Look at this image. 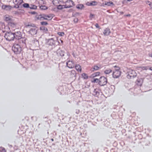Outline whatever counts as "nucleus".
<instances>
[{
	"mask_svg": "<svg viewBox=\"0 0 152 152\" xmlns=\"http://www.w3.org/2000/svg\"><path fill=\"white\" fill-rule=\"evenodd\" d=\"M21 45H19L18 43H16L14 44L12 48V50L15 54H18L20 53L22 50Z\"/></svg>",
	"mask_w": 152,
	"mask_h": 152,
	"instance_id": "nucleus-1",
	"label": "nucleus"
},
{
	"mask_svg": "<svg viewBox=\"0 0 152 152\" xmlns=\"http://www.w3.org/2000/svg\"><path fill=\"white\" fill-rule=\"evenodd\" d=\"M4 37L7 40L9 41L15 40L13 32L10 31L6 32L4 35Z\"/></svg>",
	"mask_w": 152,
	"mask_h": 152,
	"instance_id": "nucleus-2",
	"label": "nucleus"
},
{
	"mask_svg": "<svg viewBox=\"0 0 152 152\" xmlns=\"http://www.w3.org/2000/svg\"><path fill=\"white\" fill-rule=\"evenodd\" d=\"M56 52V53L61 58L62 60L64 61L66 60V56L65 55L66 52L64 50H61L60 48H59Z\"/></svg>",
	"mask_w": 152,
	"mask_h": 152,
	"instance_id": "nucleus-3",
	"label": "nucleus"
},
{
	"mask_svg": "<svg viewBox=\"0 0 152 152\" xmlns=\"http://www.w3.org/2000/svg\"><path fill=\"white\" fill-rule=\"evenodd\" d=\"M26 40V39L25 37H22L21 38H19V39L16 40L15 42L17 43H18L19 44V45H22L23 46H25Z\"/></svg>",
	"mask_w": 152,
	"mask_h": 152,
	"instance_id": "nucleus-4",
	"label": "nucleus"
},
{
	"mask_svg": "<svg viewBox=\"0 0 152 152\" xmlns=\"http://www.w3.org/2000/svg\"><path fill=\"white\" fill-rule=\"evenodd\" d=\"M37 28H31L28 31L27 33L31 36H34L37 34L38 29Z\"/></svg>",
	"mask_w": 152,
	"mask_h": 152,
	"instance_id": "nucleus-5",
	"label": "nucleus"
},
{
	"mask_svg": "<svg viewBox=\"0 0 152 152\" xmlns=\"http://www.w3.org/2000/svg\"><path fill=\"white\" fill-rule=\"evenodd\" d=\"M46 41L47 42V45L51 46L53 45L55 46V45L56 42L54 40L53 38H51L48 39H46Z\"/></svg>",
	"mask_w": 152,
	"mask_h": 152,
	"instance_id": "nucleus-6",
	"label": "nucleus"
},
{
	"mask_svg": "<svg viewBox=\"0 0 152 152\" xmlns=\"http://www.w3.org/2000/svg\"><path fill=\"white\" fill-rule=\"evenodd\" d=\"M13 34H14V39L15 40L19 39V38H21V37H22L21 33L20 31L13 32Z\"/></svg>",
	"mask_w": 152,
	"mask_h": 152,
	"instance_id": "nucleus-7",
	"label": "nucleus"
},
{
	"mask_svg": "<svg viewBox=\"0 0 152 152\" xmlns=\"http://www.w3.org/2000/svg\"><path fill=\"white\" fill-rule=\"evenodd\" d=\"M12 16H10L8 15H6L4 16V20L6 22H8L14 21V20L12 19Z\"/></svg>",
	"mask_w": 152,
	"mask_h": 152,
	"instance_id": "nucleus-8",
	"label": "nucleus"
},
{
	"mask_svg": "<svg viewBox=\"0 0 152 152\" xmlns=\"http://www.w3.org/2000/svg\"><path fill=\"white\" fill-rule=\"evenodd\" d=\"M66 66L69 68H73L75 66V64L72 61H69L66 63Z\"/></svg>",
	"mask_w": 152,
	"mask_h": 152,
	"instance_id": "nucleus-9",
	"label": "nucleus"
},
{
	"mask_svg": "<svg viewBox=\"0 0 152 152\" xmlns=\"http://www.w3.org/2000/svg\"><path fill=\"white\" fill-rule=\"evenodd\" d=\"M53 58L54 60L58 61H60L61 60V58L59 56V55H58V53H56V52L55 54L53 55Z\"/></svg>",
	"mask_w": 152,
	"mask_h": 152,
	"instance_id": "nucleus-10",
	"label": "nucleus"
},
{
	"mask_svg": "<svg viewBox=\"0 0 152 152\" xmlns=\"http://www.w3.org/2000/svg\"><path fill=\"white\" fill-rule=\"evenodd\" d=\"M12 8V7L10 5H3L2 6V8L4 10H10Z\"/></svg>",
	"mask_w": 152,
	"mask_h": 152,
	"instance_id": "nucleus-11",
	"label": "nucleus"
},
{
	"mask_svg": "<svg viewBox=\"0 0 152 152\" xmlns=\"http://www.w3.org/2000/svg\"><path fill=\"white\" fill-rule=\"evenodd\" d=\"M121 73L120 71H113L112 75V76H120Z\"/></svg>",
	"mask_w": 152,
	"mask_h": 152,
	"instance_id": "nucleus-12",
	"label": "nucleus"
},
{
	"mask_svg": "<svg viewBox=\"0 0 152 152\" xmlns=\"http://www.w3.org/2000/svg\"><path fill=\"white\" fill-rule=\"evenodd\" d=\"M39 29L41 31H42L43 32L45 33H47L48 31V28L44 26H40Z\"/></svg>",
	"mask_w": 152,
	"mask_h": 152,
	"instance_id": "nucleus-13",
	"label": "nucleus"
},
{
	"mask_svg": "<svg viewBox=\"0 0 152 152\" xmlns=\"http://www.w3.org/2000/svg\"><path fill=\"white\" fill-rule=\"evenodd\" d=\"M143 81V80L142 79H138L137 80L136 83L137 85L141 86L142 85Z\"/></svg>",
	"mask_w": 152,
	"mask_h": 152,
	"instance_id": "nucleus-14",
	"label": "nucleus"
},
{
	"mask_svg": "<svg viewBox=\"0 0 152 152\" xmlns=\"http://www.w3.org/2000/svg\"><path fill=\"white\" fill-rule=\"evenodd\" d=\"M23 0H22V2L18 1V3L15 4V5L13 7V8H18L19 7V5H20L21 3L23 2Z\"/></svg>",
	"mask_w": 152,
	"mask_h": 152,
	"instance_id": "nucleus-15",
	"label": "nucleus"
},
{
	"mask_svg": "<svg viewBox=\"0 0 152 152\" xmlns=\"http://www.w3.org/2000/svg\"><path fill=\"white\" fill-rule=\"evenodd\" d=\"M105 5L113 7L114 6V4L112 2L109 1L106 2L105 1Z\"/></svg>",
	"mask_w": 152,
	"mask_h": 152,
	"instance_id": "nucleus-16",
	"label": "nucleus"
},
{
	"mask_svg": "<svg viewBox=\"0 0 152 152\" xmlns=\"http://www.w3.org/2000/svg\"><path fill=\"white\" fill-rule=\"evenodd\" d=\"M76 8L79 10H82L83 8L84 7V6L82 4H77L76 7Z\"/></svg>",
	"mask_w": 152,
	"mask_h": 152,
	"instance_id": "nucleus-17",
	"label": "nucleus"
},
{
	"mask_svg": "<svg viewBox=\"0 0 152 152\" xmlns=\"http://www.w3.org/2000/svg\"><path fill=\"white\" fill-rule=\"evenodd\" d=\"M42 16V14H40V15H37L36 16V18L37 20H42V18H43Z\"/></svg>",
	"mask_w": 152,
	"mask_h": 152,
	"instance_id": "nucleus-18",
	"label": "nucleus"
},
{
	"mask_svg": "<svg viewBox=\"0 0 152 152\" xmlns=\"http://www.w3.org/2000/svg\"><path fill=\"white\" fill-rule=\"evenodd\" d=\"M75 68L77 71L81 72V66L80 65L76 64L75 66Z\"/></svg>",
	"mask_w": 152,
	"mask_h": 152,
	"instance_id": "nucleus-19",
	"label": "nucleus"
},
{
	"mask_svg": "<svg viewBox=\"0 0 152 152\" xmlns=\"http://www.w3.org/2000/svg\"><path fill=\"white\" fill-rule=\"evenodd\" d=\"M53 15L52 14H50L48 15H46V16H45V17H46L47 18H48V20H51L53 18Z\"/></svg>",
	"mask_w": 152,
	"mask_h": 152,
	"instance_id": "nucleus-20",
	"label": "nucleus"
},
{
	"mask_svg": "<svg viewBox=\"0 0 152 152\" xmlns=\"http://www.w3.org/2000/svg\"><path fill=\"white\" fill-rule=\"evenodd\" d=\"M113 71L110 69H107L105 70V74H108L112 73V74Z\"/></svg>",
	"mask_w": 152,
	"mask_h": 152,
	"instance_id": "nucleus-21",
	"label": "nucleus"
},
{
	"mask_svg": "<svg viewBox=\"0 0 152 152\" xmlns=\"http://www.w3.org/2000/svg\"><path fill=\"white\" fill-rule=\"evenodd\" d=\"M14 21H12L10 22H8L9 25L11 27H14L16 25V24L13 22Z\"/></svg>",
	"mask_w": 152,
	"mask_h": 152,
	"instance_id": "nucleus-22",
	"label": "nucleus"
},
{
	"mask_svg": "<svg viewBox=\"0 0 152 152\" xmlns=\"http://www.w3.org/2000/svg\"><path fill=\"white\" fill-rule=\"evenodd\" d=\"M110 33V29L107 28L105 29V35H108Z\"/></svg>",
	"mask_w": 152,
	"mask_h": 152,
	"instance_id": "nucleus-23",
	"label": "nucleus"
},
{
	"mask_svg": "<svg viewBox=\"0 0 152 152\" xmlns=\"http://www.w3.org/2000/svg\"><path fill=\"white\" fill-rule=\"evenodd\" d=\"M94 94L95 96H97L99 95V92L97 89H95L94 91Z\"/></svg>",
	"mask_w": 152,
	"mask_h": 152,
	"instance_id": "nucleus-24",
	"label": "nucleus"
},
{
	"mask_svg": "<svg viewBox=\"0 0 152 152\" xmlns=\"http://www.w3.org/2000/svg\"><path fill=\"white\" fill-rule=\"evenodd\" d=\"M22 5H23V7H24V8H30V6L29 5V4L28 3H24V4H23Z\"/></svg>",
	"mask_w": 152,
	"mask_h": 152,
	"instance_id": "nucleus-25",
	"label": "nucleus"
},
{
	"mask_svg": "<svg viewBox=\"0 0 152 152\" xmlns=\"http://www.w3.org/2000/svg\"><path fill=\"white\" fill-rule=\"evenodd\" d=\"M39 8L42 10H45L48 9V7L45 5H41L39 7Z\"/></svg>",
	"mask_w": 152,
	"mask_h": 152,
	"instance_id": "nucleus-26",
	"label": "nucleus"
},
{
	"mask_svg": "<svg viewBox=\"0 0 152 152\" xmlns=\"http://www.w3.org/2000/svg\"><path fill=\"white\" fill-rule=\"evenodd\" d=\"M99 68V67L97 66H94L91 69V70L94 71V70H97Z\"/></svg>",
	"mask_w": 152,
	"mask_h": 152,
	"instance_id": "nucleus-27",
	"label": "nucleus"
},
{
	"mask_svg": "<svg viewBox=\"0 0 152 152\" xmlns=\"http://www.w3.org/2000/svg\"><path fill=\"white\" fill-rule=\"evenodd\" d=\"M37 6L35 5L31 4L30 8L31 9L36 10L37 9Z\"/></svg>",
	"mask_w": 152,
	"mask_h": 152,
	"instance_id": "nucleus-28",
	"label": "nucleus"
},
{
	"mask_svg": "<svg viewBox=\"0 0 152 152\" xmlns=\"http://www.w3.org/2000/svg\"><path fill=\"white\" fill-rule=\"evenodd\" d=\"M100 74L99 72H98L93 73L91 76H99Z\"/></svg>",
	"mask_w": 152,
	"mask_h": 152,
	"instance_id": "nucleus-29",
	"label": "nucleus"
},
{
	"mask_svg": "<svg viewBox=\"0 0 152 152\" xmlns=\"http://www.w3.org/2000/svg\"><path fill=\"white\" fill-rule=\"evenodd\" d=\"M95 15L94 14H93L91 13L90 14V16H89V18L91 20H92L93 18H95Z\"/></svg>",
	"mask_w": 152,
	"mask_h": 152,
	"instance_id": "nucleus-30",
	"label": "nucleus"
},
{
	"mask_svg": "<svg viewBox=\"0 0 152 152\" xmlns=\"http://www.w3.org/2000/svg\"><path fill=\"white\" fill-rule=\"evenodd\" d=\"M40 24L42 26H46L48 24V23L46 21H42L40 22Z\"/></svg>",
	"mask_w": 152,
	"mask_h": 152,
	"instance_id": "nucleus-31",
	"label": "nucleus"
},
{
	"mask_svg": "<svg viewBox=\"0 0 152 152\" xmlns=\"http://www.w3.org/2000/svg\"><path fill=\"white\" fill-rule=\"evenodd\" d=\"M71 75H73L72 76H76V71L74 70H72L71 72Z\"/></svg>",
	"mask_w": 152,
	"mask_h": 152,
	"instance_id": "nucleus-32",
	"label": "nucleus"
},
{
	"mask_svg": "<svg viewBox=\"0 0 152 152\" xmlns=\"http://www.w3.org/2000/svg\"><path fill=\"white\" fill-rule=\"evenodd\" d=\"M140 68L143 70H147L148 69V66H142Z\"/></svg>",
	"mask_w": 152,
	"mask_h": 152,
	"instance_id": "nucleus-33",
	"label": "nucleus"
},
{
	"mask_svg": "<svg viewBox=\"0 0 152 152\" xmlns=\"http://www.w3.org/2000/svg\"><path fill=\"white\" fill-rule=\"evenodd\" d=\"M58 34L61 37L64 36V33L63 32H58Z\"/></svg>",
	"mask_w": 152,
	"mask_h": 152,
	"instance_id": "nucleus-34",
	"label": "nucleus"
},
{
	"mask_svg": "<svg viewBox=\"0 0 152 152\" xmlns=\"http://www.w3.org/2000/svg\"><path fill=\"white\" fill-rule=\"evenodd\" d=\"M63 8V7L62 6V5L60 4L57 6V9L58 10H61Z\"/></svg>",
	"mask_w": 152,
	"mask_h": 152,
	"instance_id": "nucleus-35",
	"label": "nucleus"
},
{
	"mask_svg": "<svg viewBox=\"0 0 152 152\" xmlns=\"http://www.w3.org/2000/svg\"><path fill=\"white\" fill-rule=\"evenodd\" d=\"M96 2L95 1H92L91 2L89 3V4L88 5L90 6H94L96 4Z\"/></svg>",
	"mask_w": 152,
	"mask_h": 152,
	"instance_id": "nucleus-36",
	"label": "nucleus"
},
{
	"mask_svg": "<svg viewBox=\"0 0 152 152\" xmlns=\"http://www.w3.org/2000/svg\"><path fill=\"white\" fill-rule=\"evenodd\" d=\"M114 67L115 68V70L114 71H120V68L119 67L115 66H114Z\"/></svg>",
	"mask_w": 152,
	"mask_h": 152,
	"instance_id": "nucleus-37",
	"label": "nucleus"
},
{
	"mask_svg": "<svg viewBox=\"0 0 152 152\" xmlns=\"http://www.w3.org/2000/svg\"><path fill=\"white\" fill-rule=\"evenodd\" d=\"M0 152H7L5 149L2 147L0 148Z\"/></svg>",
	"mask_w": 152,
	"mask_h": 152,
	"instance_id": "nucleus-38",
	"label": "nucleus"
},
{
	"mask_svg": "<svg viewBox=\"0 0 152 152\" xmlns=\"http://www.w3.org/2000/svg\"><path fill=\"white\" fill-rule=\"evenodd\" d=\"M30 26L32 27V28H37L36 25L33 23H30Z\"/></svg>",
	"mask_w": 152,
	"mask_h": 152,
	"instance_id": "nucleus-39",
	"label": "nucleus"
},
{
	"mask_svg": "<svg viewBox=\"0 0 152 152\" xmlns=\"http://www.w3.org/2000/svg\"><path fill=\"white\" fill-rule=\"evenodd\" d=\"M66 2H71L72 4V5L73 6H75V4L74 2L72 0H67L66 1Z\"/></svg>",
	"mask_w": 152,
	"mask_h": 152,
	"instance_id": "nucleus-40",
	"label": "nucleus"
},
{
	"mask_svg": "<svg viewBox=\"0 0 152 152\" xmlns=\"http://www.w3.org/2000/svg\"><path fill=\"white\" fill-rule=\"evenodd\" d=\"M99 80L98 79H94L93 80H91V82L92 83H97L99 82Z\"/></svg>",
	"mask_w": 152,
	"mask_h": 152,
	"instance_id": "nucleus-41",
	"label": "nucleus"
},
{
	"mask_svg": "<svg viewBox=\"0 0 152 152\" xmlns=\"http://www.w3.org/2000/svg\"><path fill=\"white\" fill-rule=\"evenodd\" d=\"M45 16H46V15L45 14H42V16L43 18L42 19L43 20H48V19L46 17H45Z\"/></svg>",
	"mask_w": 152,
	"mask_h": 152,
	"instance_id": "nucleus-42",
	"label": "nucleus"
},
{
	"mask_svg": "<svg viewBox=\"0 0 152 152\" xmlns=\"http://www.w3.org/2000/svg\"><path fill=\"white\" fill-rule=\"evenodd\" d=\"M79 14H80L79 13L77 12H76L74 14H73L72 16L75 17V16H77V15H79Z\"/></svg>",
	"mask_w": 152,
	"mask_h": 152,
	"instance_id": "nucleus-43",
	"label": "nucleus"
},
{
	"mask_svg": "<svg viewBox=\"0 0 152 152\" xmlns=\"http://www.w3.org/2000/svg\"><path fill=\"white\" fill-rule=\"evenodd\" d=\"M147 4H148L150 6H152V3L149 1H147Z\"/></svg>",
	"mask_w": 152,
	"mask_h": 152,
	"instance_id": "nucleus-44",
	"label": "nucleus"
},
{
	"mask_svg": "<svg viewBox=\"0 0 152 152\" xmlns=\"http://www.w3.org/2000/svg\"><path fill=\"white\" fill-rule=\"evenodd\" d=\"M73 21L75 23H77L78 21V19L77 18H75L74 19Z\"/></svg>",
	"mask_w": 152,
	"mask_h": 152,
	"instance_id": "nucleus-45",
	"label": "nucleus"
},
{
	"mask_svg": "<svg viewBox=\"0 0 152 152\" xmlns=\"http://www.w3.org/2000/svg\"><path fill=\"white\" fill-rule=\"evenodd\" d=\"M29 13L31 14L32 15H34L37 13L35 11H33L31 12H29Z\"/></svg>",
	"mask_w": 152,
	"mask_h": 152,
	"instance_id": "nucleus-46",
	"label": "nucleus"
},
{
	"mask_svg": "<svg viewBox=\"0 0 152 152\" xmlns=\"http://www.w3.org/2000/svg\"><path fill=\"white\" fill-rule=\"evenodd\" d=\"M13 12L15 15H19V12L18 11H14Z\"/></svg>",
	"mask_w": 152,
	"mask_h": 152,
	"instance_id": "nucleus-47",
	"label": "nucleus"
},
{
	"mask_svg": "<svg viewBox=\"0 0 152 152\" xmlns=\"http://www.w3.org/2000/svg\"><path fill=\"white\" fill-rule=\"evenodd\" d=\"M25 27L27 28L28 27L30 26V23H28V24H25Z\"/></svg>",
	"mask_w": 152,
	"mask_h": 152,
	"instance_id": "nucleus-48",
	"label": "nucleus"
},
{
	"mask_svg": "<svg viewBox=\"0 0 152 152\" xmlns=\"http://www.w3.org/2000/svg\"><path fill=\"white\" fill-rule=\"evenodd\" d=\"M66 54H67V56L68 57H69V56H70V54L68 52H67ZM66 58H67V57H66ZM68 58H67L68 59Z\"/></svg>",
	"mask_w": 152,
	"mask_h": 152,
	"instance_id": "nucleus-49",
	"label": "nucleus"
},
{
	"mask_svg": "<svg viewBox=\"0 0 152 152\" xmlns=\"http://www.w3.org/2000/svg\"><path fill=\"white\" fill-rule=\"evenodd\" d=\"M95 26L97 28H98L99 27V25L98 24V23H96L95 24Z\"/></svg>",
	"mask_w": 152,
	"mask_h": 152,
	"instance_id": "nucleus-50",
	"label": "nucleus"
},
{
	"mask_svg": "<svg viewBox=\"0 0 152 152\" xmlns=\"http://www.w3.org/2000/svg\"><path fill=\"white\" fill-rule=\"evenodd\" d=\"M63 8H67V5L66 4L62 5Z\"/></svg>",
	"mask_w": 152,
	"mask_h": 152,
	"instance_id": "nucleus-51",
	"label": "nucleus"
},
{
	"mask_svg": "<svg viewBox=\"0 0 152 152\" xmlns=\"http://www.w3.org/2000/svg\"><path fill=\"white\" fill-rule=\"evenodd\" d=\"M13 1L14 4H15V3H16L18 2V0H13Z\"/></svg>",
	"mask_w": 152,
	"mask_h": 152,
	"instance_id": "nucleus-52",
	"label": "nucleus"
},
{
	"mask_svg": "<svg viewBox=\"0 0 152 152\" xmlns=\"http://www.w3.org/2000/svg\"><path fill=\"white\" fill-rule=\"evenodd\" d=\"M148 55L149 56L152 58V53H149Z\"/></svg>",
	"mask_w": 152,
	"mask_h": 152,
	"instance_id": "nucleus-53",
	"label": "nucleus"
},
{
	"mask_svg": "<svg viewBox=\"0 0 152 152\" xmlns=\"http://www.w3.org/2000/svg\"><path fill=\"white\" fill-rule=\"evenodd\" d=\"M73 10L72 9H69V10H68V12H72V11H73Z\"/></svg>",
	"mask_w": 152,
	"mask_h": 152,
	"instance_id": "nucleus-54",
	"label": "nucleus"
},
{
	"mask_svg": "<svg viewBox=\"0 0 152 152\" xmlns=\"http://www.w3.org/2000/svg\"><path fill=\"white\" fill-rule=\"evenodd\" d=\"M81 76H87L86 74L85 73H83L81 74Z\"/></svg>",
	"mask_w": 152,
	"mask_h": 152,
	"instance_id": "nucleus-55",
	"label": "nucleus"
},
{
	"mask_svg": "<svg viewBox=\"0 0 152 152\" xmlns=\"http://www.w3.org/2000/svg\"><path fill=\"white\" fill-rule=\"evenodd\" d=\"M67 8H69L72 7V6L71 5H69L67 6Z\"/></svg>",
	"mask_w": 152,
	"mask_h": 152,
	"instance_id": "nucleus-56",
	"label": "nucleus"
},
{
	"mask_svg": "<svg viewBox=\"0 0 152 152\" xmlns=\"http://www.w3.org/2000/svg\"><path fill=\"white\" fill-rule=\"evenodd\" d=\"M84 77V79H87L88 78V77L87 76H86V77Z\"/></svg>",
	"mask_w": 152,
	"mask_h": 152,
	"instance_id": "nucleus-57",
	"label": "nucleus"
},
{
	"mask_svg": "<svg viewBox=\"0 0 152 152\" xmlns=\"http://www.w3.org/2000/svg\"><path fill=\"white\" fill-rule=\"evenodd\" d=\"M43 4H46V2H45V1H43Z\"/></svg>",
	"mask_w": 152,
	"mask_h": 152,
	"instance_id": "nucleus-58",
	"label": "nucleus"
},
{
	"mask_svg": "<svg viewBox=\"0 0 152 152\" xmlns=\"http://www.w3.org/2000/svg\"><path fill=\"white\" fill-rule=\"evenodd\" d=\"M149 69L151 71H152V67H151Z\"/></svg>",
	"mask_w": 152,
	"mask_h": 152,
	"instance_id": "nucleus-59",
	"label": "nucleus"
},
{
	"mask_svg": "<svg viewBox=\"0 0 152 152\" xmlns=\"http://www.w3.org/2000/svg\"><path fill=\"white\" fill-rule=\"evenodd\" d=\"M127 1L130 2V1H132L133 0H126Z\"/></svg>",
	"mask_w": 152,
	"mask_h": 152,
	"instance_id": "nucleus-60",
	"label": "nucleus"
},
{
	"mask_svg": "<svg viewBox=\"0 0 152 152\" xmlns=\"http://www.w3.org/2000/svg\"><path fill=\"white\" fill-rule=\"evenodd\" d=\"M130 14L127 15H126V16H130Z\"/></svg>",
	"mask_w": 152,
	"mask_h": 152,
	"instance_id": "nucleus-61",
	"label": "nucleus"
},
{
	"mask_svg": "<svg viewBox=\"0 0 152 152\" xmlns=\"http://www.w3.org/2000/svg\"><path fill=\"white\" fill-rule=\"evenodd\" d=\"M51 140H52V141H53V140H53V139H51Z\"/></svg>",
	"mask_w": 152,
	"mask_h": 152,
	"instance_id": "nucleus-62",
	"label": "nucleus"
},
{
	"mask_svg": "<svg viewBox=\"0 0 152 152\" xmlns=\"http://www.w3.org/2000/svg\"><path fill=\"white\" fill-rule=\"evenodd\" d=\"M72 55H73V56H75V55H74V53H73L72 54Z\"/></svg>",
	"mask_w": 152,
	"mask_h": 152,
	"instance_id": "nucleus-63",
	"label": "nucleus"
},
{
	"mask_svg": "<svg viewBox=\"0 0 152 152\" xmlns=\"http://www.w3.org/2000/svg\"><path fill=\"white\" fill-rule=\"evenodd\" d=\"M127 76H130L129 74L127 75Z\"/></svg>",
	"mask_w": 152,
	"mask_h": 152,
	"instance_id": "nucleus-64",
	"label": "nucleus"
}]
</instances>
